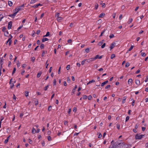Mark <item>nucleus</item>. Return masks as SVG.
Listing matches in <instances>:
<instances>
[{"mask_svg":"<svg viewBox=\"0 0 148 148\" xmlns=\"http://www.w3.org/2000/svg\"><path fill=\"white\" fill-rule=\"evenodd\" d=\"M111 145L110 148H120L123 147L125 145V143L122 140H118L114 142V140H112L111 143Z\"/></svg>","mask_w":148,"mask_h":148,"instance_id":"1","label":"nucleus"},{"mask_svg":"<svg viewBox=\"0 0 148 148\" xmlns=\"http://www.w3.org/2000/svg\"><path fill=\"white\" fill-rule=\"evenodd\" d=\"M144 135H145L143 134L139 135L138 134H137L135 136V139H141Z\"/></svg>","mask_w":148,"mask_h":148,"instance_id":"2","label":"nucleus"},{"mask_svg":"<svg viewBox=\"0 0 148 148\" xmlns=\"http://www.w3.org/2000/svg\"><path fill=\"white\" fill-rule=\"evenodd\" d=\"M103 55L99 56V55H97L95 58H92L94 60H96L97 59H101L102 58Z\"/></svg>","mask_w":148,"mask_h":148,"instance_id":"3","label":"nucleus"},{"mask_svg":"<svg viewBox=\"0 0 148 148\" xmlns=\"http://www.w3.org/2000/svg\"><path fill=\"white\" fill-rule=\"evenodd\" d=\"M24 4H23L21 6H20L19 7V8H16L14 10H17V11H16V12H17L18 13L20 10H21V8L22 7H24Z\"/></svg>","mask_w":148,"mask_h":148,"instance_id":"4","label":"nucleus"},{"mask_svg":"<svg viewBox=\"0 0 148 148\" xmlns=\"http://www.w3.org/2000/svg\"><path fill=\"white\" fill-rule=\"evenodd\" d=\"M116 44V43L113 42L110 45V50H111L112 49H113L115 46L114 45H115Z\"/></svg>","mask_w":148,"mask_h":148,"instance_id":"5","label":"nucleus"},{"mask_svg":"<svg viewBox=\"0 0 148 148\" xmlns=\"http://www.w3.org/2000/svg\"><path fill=\"white\" fill-rule=\"evenodd\" d=\"M77 88V85H75V87L72 90V92H71V95H72L73 94L75 93V90Z\"/></svg>","mask_w":148,"mask_h":148,"instance_id":"6","label":"nucleus"},{"mask_svg":"<svg viewBox=\"0 0 148 148\" xmlns=\"http://www.w3.org/2000/svg\"><path fill=\"white\" fill-rule=\"evenodd\" d=\"M85 60H86V61L89 63H91L92 61H94L92 58H90L88 59Z\"/></svg>","mask_w":148,"mask_h":148,"instance_id":"7","label":"nucleus"},{"mask_svg":"<svg viewBox=\"0 0 148 148\" xmlns=\"http://www.w3.org/2000/svg\"><path fill=\"white\" fill-rule=\"evenodd\" d=\"M133 83V80L131 78H130L129 79L128 81V83L129 84L131 85Z\"/></svg>","mask_w":148,"mask_h":148,"instance_id":"8","label":"nucleus"},{"mask_svg":"<svg viewBox=\"0 0 148 148\" xmlns=\"http://www.w3.org/2000/svg\"><path fill=\"white\" fill-rule=\"evenodd\" d=\"M17 13V12H15L12 14L9 15V16L10 17L14 18V16L16 15Z\"/></svg>","mask_w":148,"mask_h":148,"instance_id":"9","label":"nucleus"},{"mask_svg":"<svg viewBox=\"0 0 148 148\" xmlns=\"http://www.w3.org/2000/svg\"><path fill=\"white\" fill-rule=\"evenodd\" d=\"M12 25V21H10L8 23V28L9 29H10Z\"/></svg>","mask_w":148,"mask_h":148,"instance_id":"10","label":"nucleus"},{"mask_svg":"<svg viewBox=\"0 0 148 148\" xmlns=\"http://www.w3.org/2000/svg\"><path fill=\"white\" fill-rule=\"evenodd\" d=\"M135 83L136 84L138 85H139L140 84V80L137 79H136L135 80Z\"/></svg>","mask_w":148,"mask_h":148,"instance_id":"11","label":"nucleus"},{"mask_svg":"<svg viewBox=\"0 0 148 148\" xmlns=\"http://www.w3.org/2000/svg\"><path fill=\"white\" fill-rule=\"evenodd\" d=\"M97 134L99 135L98 136V138H100L102 137V135L100 133L97 132Z\"/></svg>","mask_w":148,"mask_h":148,"instance_id":"12","label":"nucleus"},{"mask_svg":"<svg viewBox=\"0 0 148 148\" xmlns=\"http://www.w3.org/2000/svg\"><path fill=\"white\" fill-rule=\"evenodd\" d=\"M8 42H9V45L10 46L11 45L12 42V40H11L10 38H9L8 40L7 41L6 44H7Z\"/></svg>","mask_w":148,"mask_h":148,"instance_id":"13","label":"nucleus"},{"mask_svg":"<svg viewBox=\"0 0 148 148\" xmlns=\"http://www.w3.org/2000/svg\"><path fill=\"white\" fill-rule=\"evenodd\" d=\"M108 82V81L106 80L104 82H103V83H102L101 84V86H103L107 84Z\"/></svg>","mask_w":148,"mask_h":148,"instance_id":"14","label":"nucleus"},{"mask_svg":"<svg viewBox=\"0 0 148 148\" xmlns=\"http://www.w3.org/2000/svg\"><path fill=\"white\" fill-rule=\"evenodd\" d=\"M105 15V14L104 13H102L99 16V18H103Z\"/></svg>","mask_w":148,"mask_h":148,"instance_id":"15","label":"nucleus"},{"mask_svg":"<svg viewBox=\"0 0 148 148\" xmlns=\"http://www.w3.org/2000/svg\"><path fill=\"white\" fill-rule=\"evenodd\" d=\"M49 40V39L46 38H44L42 39V42H44L45 41H48Z\"/></svg>","mask_w":148,"mask_h":148,"instance_id":"16","label":"nucleus"},{"mask_svg":"<svg viewBox=\"0 0 148 148\" xmlns=\"http://www.w3.org/2000/svg\"><path fill=\"white\" fill-rule=\"evenodd\" d=\"M42 73L41 71L39 72L37 75V78L39 77L41 75Z\"/></svg>","mask_w":148,"mask_h":148,"instance_id":"17","label":"nucleus"},{"mask_svg":"<svg viewBox=\"0 0 148 148\" xmlns=\"http://www.w3.org/2000/svg\"><path fill=\"white\" fill-rule=\"evenodd\" d=\"M137 20L139 23H140L141 22V18H140L139 17H138L137 18Z\"/></svg>","mask_w":148,"mask_h":148,"instance_id":"18","label":"nucleus"},{"mask_svg":"<svg viewBox=\"0 0 148 148\" xmlns=\"http://www.w3.org/2000/svg\"><path fill=\"white\" fill-rule=\"evenodd\" d=\"M38 0H32L30 2L31 4H33L35 3L37 1H38Z\"/></svg>","mask_w":148,"mask_h":148,"instance_id":"19","label":"nucleus"},{"mask_svg":"<svg viewBox=\"0 0 148 148\" xmlns=\"http://www.w3.org/2000/svg\"><path fill=\"white\" fill-rule=\"evenodd\" d=\"M50 35V34L49 32H47V33L43 37L49 36Z\"/></svg>","mask_w":148,"mask_h":148,"instance_id":"20","label":"nucleus"},{"mask_svg":"<svg viewBox=\"0 0 148 148\" xmlns=\"http://www.w3.org/2000/svg\"><path fill=\"white\" fill-rule=\"evenodd\" d=\"M8 5L10 6H12V2L11 1H9L8 2Z\"/></svg>","mask_w":148,"mask_h":148,"instance_id":"21","label":"nucleus"},{"mask_svg":"<svg viewBox=\"0 0 148 148\" xmlns=\"http://www.w3.org/2000/svg\"><path fill=\"white\" fill-rule=\"evenodd\" d=\"M57 18V20L58 21H60L62 19V18L60 17H58Z\"/></svg>","mask_w":148,"mask_h":148,"instance_id":"22","label":"nucleus"},{"mask_svg":"<svg viewBox=\"0 0 148 148\" xmlns=\"http://www.w3.org/2000/svg\"><path fill=\"white\" fill-rule=\"evenodd\" d=\"M125 100H126L125 97H123V99L122 101V103L123 104L125 103Z\"/></svg>","mask_w":148,"mask_h":148,"instance_id":"23","label":"nucleus"},{"mask_svg":"<svg viewBox=\"0 0 148 148\" xmlns=\"http://www.w3.org/2000/svg\"><path fill=\"white\" fill-rule=\"evenodd\" d=\"M134 47V46L132 45L130 47L129 49L127 50V51H131Z\"/></svg>","mask_w":148,"mask_h":148,"instance_id":"24","label":"nucleus"},{"mask_svg":"<svg viewBox=\"0 0 148 148\" xmlns=\"http://www.w3.org/2000/svg\"><path fill=\"white\" fill-rule=\"evenodd\" d=\"M45 47V45L43 44H42L40 46V48L41 49H43Z\"/></svg>","mask_w":148,"mask_h":148,"instance_id":"25","label":"nucleus"},{"mask_svg":"<svg viewBox=\"0 0 148 148\" xmlns=\"http://www.w3.org/2000/svg\"><path fill=\"white\" fill-rule=\"evenodd\" d=\"M115 57V54H112L111 55V59H112Z\"/></svg>","mask_w":148,"mask_h":148,"instance_id":"26","label":"nucleus"},{"mask_svg":"<svg viewBox=\"0 0 148 148\" xmlns=\"http://www.w3.org/2000/svg\"><path fill=\"white\" fill-rule=\"evenodd\" d=\"M110 87L111 85H108L105 87V89H109L110 88Z\"/></svg>","mask_w":148,"mask_h":148,"instance_id":"27","label":"nucleus"},{"mask_svg":"<svg viewBox=\"0 0 148 148\" xmlns=\"http://www.w3.org/2000/svg\"><path fill=\"white\" fill-rule=\"evenodd\" d=\"M36 132V130L34 129V128H33V129L32 131V134H34Z\"/></svg>","mask_w":148,"mask_h":148,"instance_id":"28","label":"nucleus"},{"mask_svg":"<svg viewBox=\"0 0 148 148\" xmlns=\"http://www.w3.org/2000/svg\"><path fill=\"white\" fill-rule=\"evenodd\" d=\"M49 85H48L47 86L45 87L44 88V89L45 90H47L49 87Z\"/></svg>","mask_w":148,"mask_h":148,"instance_id":"29","label":"nucleus"},{"mask_svg":"<svg viewBox=\"0 0 148 148\" xmlns=\"http://www.w3.org/2000/svg\"><path fill=\"white\" fill-rule=\"evenodd\" d=\"M47 138V139H48V141H50L51 140V137L50 136H48Z\"/></svg>","mask_w":148,"mask_h":148,"instance_id":"30","label":"nucleus"},{"mask_svg":"<svg viewBox=\"0 0 148 148\" xmlns=\"http://www.w3.org/2000/svg\"><path fill=\"white\" fill-rule=\"evenodd\" d=\"M106 30V29H104L103 30V31L101 33V34L100 36V37H101V36H103V34L104 33L105 30Z\"/></svg>","mask_w":148,"mask_h":148,"instance_id":"31","label":"nucleus"},{"mask_svg":"<svg viewBox=\"0 0 148 148\" xmlns=\"http://www.w3.org/2000/svg\"><path fill=\"white\" fill-rule=\"evenodd\" d=\"M52 106H49L48 108V110L49 111H50L52 109Z\"/></svg>","mask_w":148,"mask_h":148,"instance_id":"32","label":"nucleus"},{"mask_svg":"<svg viewBox=\"0 0 148 148\" xmlns=\"http://www.w3.org/2000/svg\"><path fill=\"white\" fill-rule=\"evenodd\" d=\"M3 16H2V14H0V21H1L2 19L3 18Z\"/></svg>","mask_w":148,"mask_h":148,"instance_id":"33","label":"nucleus"},{"mask_svg":"<svg viewBox=\"0 0 148 148\" xmlns=\"http://www.w3.org/2000/svg\"><path fill=\"white\" fill-rule=\"evenodd\" d=\"M132 21H133V19L132 18L130 19L129 20V21L128 22V24L130 23Z\"/></svg>","mask_w":148,"mask_h":148,"instance_id":"34","label":"nucleus"},{"mask_svg":"<svg viewBox=\"0 0 148 148\" xmlns=\"http://www.w3.org/2000/svg\"><path fill=\"white\" fill-rule=\"evenodd\" d=\"M114 35L113 34H111L110 36H109V37L110 38H113V37H114Z\"/></svg>","mask_w":148,"mask_h":148,"instance_id":"35","label":"nucleus"},{"mask_svg":"<svg viewBox=\"0 0 148 148\" xmlns=\"http://www.w3.org/2000/svg\"><path fill=\"white\" fill-rule=\"evenodd\" d=\"M31 61H32V62H34V61H35V58L34 57H32L31 58Z\"/></svg>","mask_w":148,"mask_h":148,"instance_id":"36","label":"nucleus"},{"mask_svg":"<svg viewBox=\"0 0 148 148\" xmlns=\"http://www.w3.org/2000/svg\"><path fill=\"white\" fill-rule=\"evenodd\" d=\"M45 53V51L43 50L42 52V55H41L42 57H43L44 56Z\"/></svg>","mask_w":148,"mask_h":148,"instance_id":"37","label":"nucleus"},{"mask_svg":"<svg viewBox=\"0 0 148 148\" xmlns=\"http://www.w3.org/2000/svg\"><path fill=\"white\" fill-rule=\"evenodd\" d=\"M36 5V8H38L39 6H42V5L40 3H39L38 4H37Z\"/></svg>","mask_w":148,"mask_h":148,"instance_id":"38","label":"nucleus"},{"mask_svg":"<svg viewBox=\"0 0 148 148\" xmlns=\"http://www.w3.org/2000/svg\"><path fill=\"white\" fill-rule=\"evenodd\" d=\"M87 98H88V97L87 95H84L83 96V99H86Z\"/></svg>","mask_w":148,"mask_h":148,"instance_id":"39","label":"nucleus"},{"mask_svg":"<svg viewBox=\"0 0 148 148\" xmlns=\"http://www.w3.org/2000/svg\"><path fill=\"white\" fill-rule=\"evenodd\" d=\"M60 15V13H59L57 12L56 13V14L55 17H59Z\"/></svg>","mask_w":148,"mask_h":148,"instance_id":"40","label":"nucleus"},{"mask_svg":"<svg viewBox=\"0 0 148 148\" xmlns=\"http://www.w3.org/2000/svg\"><path fill=\"white\" fill-rule=\"evenodd\" d=\"M85 51L87 53L89 52L90 49L89 48H87L85 49Z\"/></svg>","mask_w":148,"mask_h":148,"instance_id":"41","label":"nucleus"},{"mask_svg":"<svg viewBox=\"0 0 148 148\" xmlns=\"http://www.w3.org/2000/svg\"><path fill=\"white\" fill-rule=\"evenodd\" d=\"M106 45V43H104L101 46V48H103Z\"/></svg>","mask_w":148,"mask_h":148,"instance_id":"42","label":"nucleus"},{"mask_svg":"<svg viewBox=\"0 0 148 148\" xmlns=\"http://www.w3.org/2000/svg\"><path fill=\"white\" fill-rule=\"evenodd\" d=\"M129 119H130V117L129 116H127L126 118L125 122H126L128 121L129 120Z\"/></svg>","mask_w":148,"mask_h":148,"instance_id":"43","label":"nucleus"},{"mask_svg":"<svg viewBox=\"0 0 148 148\" xmlns=\"http://www.w3.org/2000/svg\"><path fill=\"white\" fill-rule=\"evenodd\" d=\"M116 127H117V128L118 130H119L120 129V125L118 124H116Z\"/></svg>","mask_w":148,"mask_h":148,"instance_id":"44","label":"nucleus"},{"mask_svg":"<svg viewBox=\"0 0 148 148\" xmlns=\"http://www.w3.org/2000/svg\"><path fill=\"white\" fill-rule=\"evenodd\" d=\"M85 61H86V60L85 59L82 62L81 64L82 65H83L84 64Z\"/></svg>","mask_w":148,"mask_h":148,"instance_id":"45","label":"nucleus"},{"mask_svg":"<svg viewBox=\"0 0 148 148\" xmlns=\"http://www.w3.org/2000/svg\"><path fill=\"white\" fill-rule=\"evenodd\" d=\"M56 79H54L53 81V86L56 85Z\"/></svg>","mask_w":148,"mask_h":148,"instance_id":"46","label":"nucleus"},{"mask_svg":"<svg viewBox=\"0 0 148 148\" xmlns=\"http://www.w3.org/2000/svg\"><path fill=\"white\" fill-rule=\"evenodd\" d=\"M16 71V69L15 68H14L12 74L13 75L15 73Z\"/></svg>","mask_w":148,"mask_h":148,"instance_id":"47","label":"nucleus"},{"mask_svg":"<svg viewBox=\"0 0 148 148\" xmlns=\"http://www.w3.org/2000/svg\"><path fill=\"white\" fill-rule=\"evenodd\" d=\"M103 44V42L100 41L98 43V45L99 46H101Z\"/></svg>","mask_w":148,"mask_h":148,"instance_id":"48","label":"nucleus"},{"mask_svg":"<svg viewBox=\"0 0 148 148\" xmlns=\"http://www.w3.org/2000/svg\"><path fill=\"white\" fill-rule=\"evenodd\" d=\"M141 55L142 56H146V54L145 53H144V52H143V53H141Z\"/></svg>","mask_w":148,"mask_h":148,"instance_id":"49","label":"nucleus"},{"mask_svg":"<svg viewBox=\"0 0 148 148\" xmlns=\"http://www.w3.org/2000/svg\"><path fill=\"white\" fill-rule=\"evenodd\" d=\"M130 65V64L128 62H127L126 63V64H125V67H128Z\"/></svg>","mask_w":148,"mask_h":148,"instance_id":"50","label":"nucleus"},{"mask_svg":"<svg viewBox=\"0 0 148 148\" xmlns=\"http://www.w3.org/2000/svg\"><path fill=\"white\" fill-rule=\"evenodd\" d=\"M76 111L77 108L76 107H74L73 108V111L75 112H76Z\"/></svg>","mask_w":148,"mask_h":148,"instance_id":"51","label":"nucleus"},{"mask_svg":"<svg viewBox=\"0 0 148 148\" xmlns=\"http://www.w3.org/2000/svg\"><path fill=\"white\" fill-rule=\"evenodd\" d=\"M28 142L30 144H32V141L30 139H28Z\"/></svg>","mask_w":148,"mask_h":148,"instance_id":"52","label":"nucleus"},{"mask_svg":"<svg viewBox=\"0 0 148 148\" xmlns=\"http://www.w3.org/2000/svg\"><path fill=\"white\" fill-rule=\"evenodd\" d=\"M67 82L68 83H70V81H71V80L69 77H67Z\"/></svg>","mask_w":148,"mask_h":148,"instance_id":"53","label":"nucleus"},{"mask_svg":"<svg viewBox=\"0 0 148 148\" xmlns=\"http://www.w3.org/2000/svg\"><path fill=\"white\" fill-rule=\"evenodd\" d=\"M92 98V97L90 95L88 97V99L89 100H90Z\"/></svg>","mask_w":148,"mask_h":148,"instance_id":"54","label":"nucleus"},{"mask_svg":"<svg viewBox=\"0 0 148 148\" xmlns=\"http://www.w3.org/2000/svg\"><path fill=\"white\" fill-rule=\"evenodd\" d=\"M70 65H68L67 66L66 68L67 70H69L70 69Z\"/></svg>","mask_w":148,"mask_h":148,"instance_id":"55","label":"nucleus"},{"mask_svg":"<svg viewBox=\"0 0 148 148\" xmlns=\"http://www.w3.org/2000/svg\"><path fill=\"white\" fill-rule=\"evenodd\" d=\"M40 30H37L36 31V33L38 35L40 33Z\"/></svg>","mask_w":148,"mask_h":148,"instance_id":"56","label":"nucleus"},{"mask_svg":"<svg viewBox=\"0 0 148 148\" xmlns=\"http://www.w3.org/2000/svg\"><path fill=\"white\" fill-rule=\"evenodd\" d=\"M98 7V5L97 4V5H95V10H97V9Z\"/></svg>","mask_w":148,"mask_h":148,"instance_id":"57","label":"nucleus"},{"mask_svg":"<svg viewBox=\"0 0 148 148\" xmlns=\"http://www.w3.org/2000/svg\"><path fill=\"white\" fill-rule=\"evenodd\" d=\"M6 29V28L5 27H3L2 29V31L3 32H5V31Z\"/></svg>","mask_w":148,"mask_h":148,"instance_id":"58","label":"nucleus"},{"mask_svg":"<svg viewBox=\"0 0 148 148\" xmlns=\"http://www.w3.org/2000/svg\"><path fill=\"white\" fill-rule=\"evenodd\" d=\"M10 84V88H12V87L14 86V84L13 83H11Z\"/></svg>","mask_w":148,"mask_h":148,"instance_id":"59","label":"nucleus"},{"mask_svg":"<svg viewBox=\"0 0 148 148\" xmlns=\"http://www.w3.org/2000/svg\"><path fill=\"white\" fill-rule=\"evenodd\" d=\"M35 105L36 106H37L38 104V100H37L36 101H35Z\"/></svg>","mask_w":148,"mask_h":148,"instance_id":"60","label":"nucleus"},{"mask_svg":"<svg viewBox=\"0 0 148 148\" xmlns=\"http://www.w3.org/2000/svg\"><path fill=\"white\" fill-rule=\"evenodd\" d=\"M64 124L65 125H68V122L67 121H65L64 122Z\"/></svg>","mask_w":148,"mask_h":148,"instance_id":"61","label":"nucleus"},{"mask_svg":"<svg viewBox=\"0 0 148 148\" xmlns=\"http://www.w3.org/2000/svg\"><path fill=\"white\" fill-rule=\"evenodd\" d=\"M71 111V108L69 109L68 112V113L69 114H70Z\"/></svg>","mask_w":148,"mask_h":148,"instance_id":"62","label":"nucleus"},{"mask_svg":"<svg viewBox=\"0 0 148 148\" xmlns=\"http://www.w3.org/2000/svg\"><path fill=\"white\" fill-rule=\"evenodd\" d=\"M72 40L71 39H69L67 41V42L69 43H71L72 42Z\"/></svg>","mask_w":148,"mask_h":148,"instance_id":"63","label":"nucleus"},{"mask_svg":"<svg viewBox=\"0 0 148 148\" xmlns=\"http://www.w3.org/2000/svg\"><path fill=\"white\" fill-rule=\"evenodd\" d=\"M61 134V132H59V131H58V132L57 134L58 136H60V135Z\"/></svg>","mask_w":148,"mask_h":148,"instance_id":"64","label":"nucleus"}]
</instances>
